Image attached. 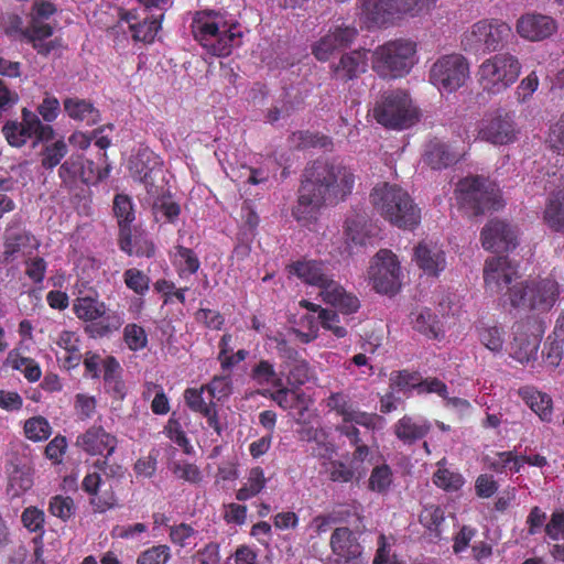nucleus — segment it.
<instances>
[{
	"mask_svg": "<svg viewBox=\"0 0 564 564\" xmlns=\"http://www.w3.org/2000/svg\"><path fill=\"white\" fill-rule=\"evenodd\" d=\"M354 184V172L343 161L316 160L303 171L297 204L292 215L299 223L306 224L315 217L321 206L349 195Z\"/></svg>",
	"mask_w": 564,
	"mask_h": 564,
	"instance_id": "nucleus-1",
	"label": "nucleus"
},
{
	"mask_svg": "<svg viewBox=\"0 0 564 564\" xmlns=\"http://www.w3.org/2000/svg\"><path fill=\"white\" fill-rule=\"evenodd\" d=\"M22 121L8 120L1 131L8 143L15 148H21L26 140L34 138L32 147L35 148L42 143L41 165L43 169L53 171L61 165L62 160L68 153V145L63 138L55 139V130L52 126L43 123L37 115L28 108L22 109Z\"/></svg>",
	"mask_w": 564,
	"mask_h": 564,
	"instance_id": "nucleus-2",
	"label": "nucleus"
},
{
	"mask_svg": "<svg viewBox=\"0 0 564 564\" xmlns=\"http://www.w3.org/2000/svg\"><path fill=\"white\" fill-rule=\"evenodd\" d=\"M192 32L195 40L215 56H228L234 47L241 45L243 35L239 23L216 11L196 12Z\"/></svg>",
	"mask_w": 564,
	"mask_h": 564,
	"instance_id": "nucleus-3",
	"label": "nucleus"
},
{
	"mask_svg": "<svg viewBox=\"0 0 564 564\" xmlns=\"http://www.w3.org/2000/svg\"><path fill=\"white\" fill-rule=\"evenodd\" d=\"M291 272L305 283L317 286L323 301L341 313L351 314L359 308V300L347 293L333 279L329 268L325 263L316 260L299 261L292 265Z\"/></svg>",
	"mask_w": 564,
	"mask_h": 564,
	"instance_id": "nucleus-4",
	"label": "nucleus"
},
{
	"mask_svg": "<svg viewBox=\"0 0 564 564\" xmlns=\"http://www.w3.org/2000/svg\"><path fill=\"white\" fill-rule=\"evenodd\" d=\"M370 200L384 219L399 228L412 229L421 220L420 208L409 193L398 185H377L370 194Z\"/></svg>",
	"mask_w": 564,
	"mask_h": 564,
	"instance_id": "nucleus-5",
	"label": "nucleus"
},
{
	"mask_svg": "<svg viewBox=\"0 0 564 564\" xmlns=\"http://www.w3.org/2000/svg\"><path fill=\"white\" fill-rule=\"evenodd\" d=\"M509 301L514 308L545 313L552 310L562 293L557 281L551 278L531 280L508 288Z\"/></svg>",
	"mask_w": 564,
	"mask_h": 564,
	"instance_id": "nucleus-6",
	"label": "nucleus"
},
{
	"mask_svg": "<svg viewBox=\"0 0 564 564\" xmlns=\"http://www.w3.org/2000/svg\"><path fill=\"white\" fill-rule=\"evenodd\" d=\"M415 45L397 40L378 46L372 54V69L382 78H397L409 73L414 64Z\"/></svg>",
	"mask_w": 564,
	"mask_h": 564,
	"instance_id": "nucleus-7",
	"label": "nucleus"
},
{
	"mask_svg": "<svg viewBox=\"0 0 564 564\" xmlns=\"http://www.w3.org/2000/svg\"><path fill=\"white\" fill-rule=\"evenodd\" d=\"M373 117L378 123L397 130L408 129L419 120L416 108L402 90L383 93L373 108Z\"/></svg>",
	"mask_w": 564,
	"mask_h": 564,
	"instance_id": "nucleus-8",
	"label": "nucleus"
},
{
	"mask_svg": "<svg viewBox=\"0 0 564 564\" xmlns=\"http://www.w3.org/2000/svg\"><path fill=\"white\" fill-rule=\"evenodd\" d=\"M73 308L79 319L91 322L85 327V332L91 337H104L118 330L124 322L121 313L107 310L105 303L98 301L96 294L77 297Z\"/></svg>",
	"mask_w": 564,
	"mask_h": 564,
	"instance_id": "nucleus-9",
	"label": "nucleus"
},
{
	"mask_svg": "<svg viewBox=\"0 0 564 564\" xmlns=\"http://www.w3.org/2000/svg\"><path fill=\"white\" fill-rule=\"evenodd\" d=\"M510 25L500 20H481L465 32L464 50L475 54H487L501 50L512 37Z\"/></svg>",
	"mask_w": 564,
	"mask_h": 564,
	"instance_id": "nucleus-10",
	"label": "nucleus"
},
{
	"mask_svg": "<svg viewBox=\"0 0 564 564\" xmlns=\"http://www.w3.org/2000/svg\"><path fill=\"white\" fill-rule=\"evenodd\" d=\"M519 59L509 54H496L486 59L479 67V82L484 89L498 94L516 83L520 75Z\"/></svg>",
	"mask_w": 564,
	"mask_h": 564,
	"instance_id": "nucleus-11",
	"label": "nucleus"
},
{
	"mask_svg": "<svg viewBox=\"0 0 564 564\" xmlns=\"http://www.w3.org/2000/svg\"><path fill=\"white\" fill-rule=\"evenodd\" d=\"M458 191L463 205L471 212L473 216L500 207L498 189L485 177H466L458 183Z\"/></svg>",
	"mask_w": 564,
	"mask_h": 564,
	"instance_id": "nucleus-12",
	"label": "nucleus"
},
{
	"mask_svg": "<svg viewBox=\"0 0 564 564\" xmlns=\"http://www.w3.org/2000/svg\"><path fill=\"white\" fill-rule=\"evenodd\" d=\"M469 76V65L459 54L438 58L430 70L431 83L441 91L453 93L460 88Z\"/></svg>",
	"mask_w": 564,
	"mask_h": 564,
	"instance_id": "nucleus-13",
	"label": "nucleus"
},
{
	"mask_svg": "<svg viewBox=\"0 0 564 564\" xmlns=\"http://www.w3.org/2000/svg\"><path fill=\"white\" fill-rule=\"evenodd\" d=\"M436 0H364L362 10L370 21L381 25L395 14H417Z\"/></svg>",
	"mask_w": 564,
	"mask_h": 564,
	"instance_id": "nucleus-14",
	"label": "nucleus"
},
{
	"mask_svg": "<svg viewBox=\"0 0 564 564\" xmlns=\"http://www.w3.org/2000/svg\"><path fill=\"white\" fill-rule=\"evenodd\" d=\"M110 167L100 170L91 160L82 154H72L58 167V177L65 187L73 188L78 181L85 184H96L109 174Z\"/></svg>",
	"mask_w": 564,
	"mask_h": 564,
	"instance_id": "nucleus-15",
	"label": "nucleus"
},
{
	"mask_svg": "<svg viewBox=\"0 0 564 564\" xmlns=\"http://www.w3.org/2000/svg\"><path fill=\"white\" fill-rule=\"evenodd\" d=\"M519 129L514 121V113L499 109L480 122L478 135L495 145H505L516 141Z\"/></svg>",
	"mask_w": 564,
	"mask_h": 564,
	"instance_id": "nucleus-16",
	"label": "nucleus"
},
{
	"mask_svg": "<svg viewBox=\"0 0 564 564\" xmlns=\"http://www.w3.org/2000/svg\"><path fill=\"white\" fill-rule=\"evenodd\" d=\"M373 288L383 294H394L399 291L400 267L397 257L389 250H380L376 256V262L370 268Z\"/></svg>",
	"mask_w": 564,
	"mask_h": 564,
	"instance_id": "nucleus-17",
	"label": "nucleus"
},
{
	"mask_svg": "<svg viewBox=\"0 0 564 564\" xmlns=\"http://www.w3.org/2000/svg\"><path fill=\"white\" fill-rule=\"evenodd\" d=\"M129 170L134 180L144 184L149 195L158 193L155 178L162 174L161 159L149 148H141L129 161Z\"/></svg>",
	"mask_w": 564,
	"mask_h": 564,
	"instance_id": "nucleus-18",
	"label": "nucleus"
},
{
	"mask_svg": "<svg viewBox=\"0 0 564 564\" xmlns=\"http://www.w3.org/2000/svg\"><path fill=\"white\" fill-rule=\"evenodd\" d=\"M358 35L355 26L334 24L328 32L312 46L313 55L322 62L327 61L337 51L349 46Z\"/></svg>",
	"mask_w": 564,
	"mask_h": 564,
	"instance_id": "nucleus-19",
	"label": "nucleus"
},
{
	"mask_svg": "<svg viewBox=\"0 0 564 564\" xmlns=\"http://www.w3.org/2000/svg\"><path fill=\"white\" fill-rule=\"evenodd\" d=\"M480 239L486 250L509 251L518 245V231L503 220L491 219L482 228Z\"/></svg>",
	"mask_w": 564,
	"mask_h": 564,
	"instance_id": "nucleus-20",
	"label": "nucleus"
},
{
	"mask_svg": "<svg viewBox=\"0 0 564 564\" xmlns=\"http://www.w3.org/2000/svg\"><path fill=\"white\" fill-rule=\"evenodd\" d=\"M518 278V268L507 256L490 257L485 261L484 281L487 290L499 293Z\"/></svg>",
	"mask_w": 564,
	"mask_h": 564,
	"instance_id": "nucleus-21",
	"label": "nucleus"
},
{
	"mask_svg": "<svg viewBox=\"0 0 564 564\" xmlns=\"http://www.w3.org/2000/svg\"><path fill=\"white\" fill-rule=\"evenodd\" d=\"M529 324L530 321L516 325L514 338L511 344V356L521 364L530 362L536 358L541 336L544 333L542 323H540L536 329L538 333L528 335Z\"/></svg>",
	"mask_w": 564,
	"mask_h": 564,
	"instance_id": "nucleus-22",
	"label": "nucleus"
},
{
	"mask_svg": "<svg viewBox=\"0 0 564 564\" xmlns=\"http://www.w3.org/2000/svg\"><path fill=\"white\" fill-rule=\"evenodd\" d=\"M557 31L556 21L540 13H528L522 15L517 23L519 35L529 41H543Z\"/></svg>",
	"mask_w": 564,
	"mask_h": 564,
	"instance_id": "nucleus-23",
	"label": "nucleus"
},
{
	"mask_svg": "<svg viewBox=\"0 0 564 564\" xmlns=\"http://www.w3.org/2000/svg\"><path fill=\"white\" fill-rule=\"evenodd\" d=\"M113 213L119 226L118 243L120 249L128 256L132 254V230L131 224L134 220L132 202L129 196L118 194L113 199Z\"/></svg>",
	"mask_w": 564,
	"mask_h": 564,
	"instance_id": "nucleus-24",
	"label": "nucleus"
},
{
	"mask_svg": "<svg viewBox=\"0 0 564 564\" xmlns=\"http://www.w3.org/2000/svg\"><path fill=\"white\" fill-rule=\"evenodd\" d=\"M368 51L354 50L340 56L338 63L332 65V77L336 80L348 82L366 73L368 67Z\"/></svg>",
	"mask_w": 564,
	"mask_h": 564,
	"instance_id": "nucleus-25",
	"label": "nucleus"
},
{
	"mask_svg": "<svg viewBox=\"0 0 564 564\" xmlns=\"http://www.w3.org/2000/svg\"><path fill=\"white\" fill-rule=\"evenodd\" d=\"M76 445L89 455L110 456L117 447V438L101 426H91L77 437Z\"/></svg>",
	"mask_w": 564,
	"mask_h": 564,
	"instance_id": "nucleus-26",
	"label": "nucleus"
},
{
	"mask_svg": "<svg viewBox=\"0 0 564 564\" xmlns=\"http://www.w3.org/2000/svg\"><path fill=\"white\" fill-rule=\"evenodd\" d=\"M329 545L338 563H348L361 555V546L354 532L347 527L336 528L332 533Z\"/></svg>",
	"mask_w": 564,
	"mask_h": 564,
	"instance_id": "nucleus-27",
	"label": "nucleus"
},
{
	"mask_svg": "<svg viewBox=\"0 0 564 564\" xmlns=\"http://www.w3.org/2000/svg\"><path fill=\"white\" fill-rule=\"evenodd\" d=\"M52 35L53 28L39 19H30L29 25L23 31V37L32 43L33 48L43 56H47L61 46L57 39L45 41Z\"/></svg>",
	"mask_w": 564,
	"mask_h": 564,
	"instance_id": "nucleus-28",
	"label": "nucleus"
},
{
	"mask_svg": "<svg viewBox=\"0 0 564 564\" xmlns=\"http://www.w3.org/2000/svg\"><path fill=\"white\" fill-rule=\"evenodd\" d=\"M460 158L462 154L452 145L437 139L427 143L424 153L425 163L433 170L446 169L457 163Z\"/></svg>",
	"mask_w": 564,
	"mask_h": 564,
	"instance_id": "nucleus-29",
	"label": "nucleus"
},
{
	"mask_svg": "<svg viewBox=\"0 0 564 564\" xmlns=\"http://www.w3.org/2000/svg\"><path fill=\"white\" fill-rule=\"evenodd\" d=\"M414 256L417 265L429 275L437 276L446 267L445 252L435 243H420Z\"/></svg>",
	"mask_w": 564,
	"mask_h": 564,
	"instance_id": "nucleus-30",
	"label": "nucleus"
},
{
	"mask_svg": "<svg viewBox=\"0 0 564 564\" xmlns=\"http://www.w3.org/2000/svg\"><path fill=\"white\" fill-rule=\"evenodd\" d=\"M7 474L14 495L25 492L33 486L32 468L25 457L13 454L7 465Z\"/></svg>",
	"mask_w": 564,
	"mask_h": 564,
	"instance_id": "nucleus-31",
	"label": "nucleus"
},
{
	"mask_svg": "<svg viewBox=\"0 0 564 564\" xmlns=\"http://www.w3.org/2000/svg\"><path fill=\"white\" fill-rule=\"evenodd\" d=\"M123 19L130 23V30L135 41L152 42L161 28V20L163 13L145 15L142 21L134 22L138 20V13L134 10L127 11Z\"/></svg>",
	"mask_w": 564,
	"mask_h": 564,
	"instance_id": "nucleus-32",
	"label": "nucleus"
},
{
	"mask_svg": "<svg viewBox=\"0 0 564 564\" xmlns=\"http://www.w3.org/2000/svg\"><path fill=\"white\" fill-rule=\"evenodd\" d=\"M64 111L76 121H84L88 126H94L100 121V112L95 106L78 97H67L63 101Z\"/></svg>",
	"mask_w": 564,
	"mask_h": 564,
	"instance_id": "nucleus-33",
	"label": "nucleus"
},
{
	"mask_svg": "<svg viewBox=\"0 0 564 564\" xmlns=\"http://www.w3.org/2000/svg\"><path fill=\"white\" fill-rule=\"evenodd\" d=\"M152 200L151 210L156 223L175 224L181 214V206L172 198L171 194L149 195Z\"/></svg>",
	"mask_w": 564,
	"mask_h": 564,
	"instance_id": "nucleus-34",
	"label": "nucleus"
},
{
	"mask_svg": "<svg viewBox=\"0 0 564 564\" xmlns=\"http://www.w3.org/2000/svg\"><path fill=\"white\" fill-rule=\"evenodd\" d=\"M431 424L426 421L416 422L405 415L394 425V434L404 444H413L423 438L430 431Z\"/></svg>",
	"mask_w": 564,
	"mask_h": 564,
	"instance_id": "nucleus-35",
	"label": "nucleus"
},
{
	"mask_svg": "<svg viewBox=\"0 0 564 564\" xmlns=\"http://www.w3.org/2000/svg\"><path fill=\"white\" fill-rule=\"evenodd\" d=\"M412 325L415 330L425 335L429 338L438 339L442 335V327L437 316L429 308H422L413 312Z\"/></svg>",
	"mask_w": 564,
	"mask_h": 564,
	"instance_id": "nucleus-36",
	"label": "nucleus"
},
{
	"mask_svg": "<svg viewBox=\"0 0 564 564\" xmlns=\"http://www.w3.org/2000/svg\"><path fill=\"white\" fill-rule=\"evenodd\" d=\"M544 219L552 229L564 232V191H558L550 198Z\"/></svg>",
	"mask_w": 564,
	"mask_h": 564,
	"instance_id": "nucleus-37",
	"label": "nucleus"
},
{
	"mask_svg": "<svg viewBox=\"0 0 564 564\" xmlns=\"http://www.w3.org/2000/svg\"><path fill=\"white\" fill-rule=\"evenodd\" d=\"M119 368V364L115 358L110 357L105 362V387L107 392L112 393L113 398L122 400L126 395L124 383L120 380L116 370Z\"/></svg>",
	"mask_w": 564,
	"mask_h": 564,
	"instance_id": "nucleus-38",
	"label": "nucleus"
},
{
	"mask_svg": "<svg viewBox=\"0 0 564 564\" xmlns=\"http://www.w3.org/2000/svg\"><path fill=\"white\" fill-rule=\"evenodd\" d=\"M545 350L547 364L554 368L558 367L564 356V333L553 332L549 335Z\"/></svg>",
	"mask_w": 564,
	"mask_h": 564,
	"instance_id": "nucleus-39",
	"label": "nucleus"
},
{
	"mask_svg": "<svg viewBox=\"0 0 564 564\" xmlns=\"http://www.w3.org/2000/svg\"><path fill=\"white\" fill-rule=\"evenodd\" d=\"M25 436L33 442L47 440L52 434V429L47 420L43 416H34L26 420L24 424Z\"/></svg>",
	"mask_w": 564,
	"mask_h": 564,
	"instance_id": "nucleus-40",
	"label": "nucleus"
},
{
	"mask_svg": "<svg viewBox=\"0 0 564 564\" xmlns=\"http://www.w3.org/2000/svg\"><path fill=\"white\" fill-rule=\"evenodd\" d=\"M369 237L365 216L356 215L346 220V238L355 245H365Z\"/></svg>",
	"mask_w": 564,
	"mask_h": 564,
	"instance_id": "nucleus-41",
	"label": "nucleus"
},
{
	"mask_svg": "<svg viewBox=\"0 0 564 564\" xmlns=\"http://www.w3.org/2000/svg\"><path fill=\"white\" fill-rule=\"evenodd\" d=\"M390 381L393 388L404 393L413 389L419 390L420 386H422L421 375L419 372H410L408 370L391 373Z\"/></svg>",
	"mask_w": 564,
	"mask_h": 564,
	"instance_id": "nucleus-42",
	"label": "nucleus"
},
{
	"mask_svg": "<svg viewBox=\"0 0 564 564\" xmlns=\"http://www.w3.org/2000/svg\"><path fill=\"white\" fill-rule=\"evenodd\" d=\"M170 546L165 544L153 545L142 551L137 557V564H166L171 560Z\"/></svg>",
	"mask_w": 564,
	"mask_h": 564,
	"instance_id": "nucleus-43",
	"label": "nucleus"
},
{
	"mask_svg": "<svg viewBox=\"0 0 564 564\" xmlns=\"http://www.w3.org/2000/svg\"><path fill=\"white\" fill-rule=\"evenodd\" d=\"M30 234L21 228H10L4 235V254L8 257L13 256L21 248L26 247L30 242Z\"/></svg>",
	"mask_w": 564,
	"mask_h": 564,
	"instance_id": "nucleus-44",
	"label": "nucleus"
},
{
	"mask_svg": "<svg viewBox=\"0 0 564 564\" xmlns=\"http://www.w3.org/2000/svg\"><path fill=\"white\" fill-rule=\"evenodd\" d=\"M392 482V471L388 465L377 466L369 478V489L379 494L387 492Z\"/></svg>",
	"mask_w": 564,
	"mask_h": 564,
	"instance_id": "nucleus-45",
	"label": "nucleus"
},
{
	"mask_svg": "<svg viewBox=\"0 0 564 564\" xmlns=\"http://www.w3.org/2000/svg\"><path fill=\"white\" fill-rule=\"evenodd\" d=\"M433 481L437 487L446 491H455L463 486L464 478L458 473L451 471L446 468H438L433 476Z\"/></svg>",
	"mask_w": 564,
	"mask_h": 564,
	"instance_id": "nucleus-46",
	"label": "nucleus"
},
{
	"mask_svg": "<svg viewBox=\"0 0 564 564\" xmlns=\"http://www.w3.org/2000/svg\"><path fill=\"white\" fill-rule=\"evenodd\" d=\"M528 404L543 421H550L552 415V399L549 394L535 391L529 399Z\"/></svg>",
	"mask_w": 564,
	"mask_h": 564,
	"instance_id": "nucleus-47",
	"label": "nucleus"
},
{
	"mask_svg": "<svg viewBox=\"0 0 564 564\" xmlns=\"http://www.w3.org/2000/svg\"><path fill=\"white\" fill-rule=\"evenodd\" d=\"M124 341L131 350H140L148 344L144 329L137 324H128L123 330Z\"/></svg>",
	"mask_w": 564,
	"mask_h": 564,
	"instance_id": "nucleus-48",
	"label": "nucleus"
},
{
	"mask_svg": "<svg viewBox=\"0 0 564 564\" xmlns=\"http://www.w3.org/2000/svg\"><path fill=\"white\" fill-rule=\"evenodd\" d=\"M204 387L198 389H186L184 392V399L188 408L195 412L204 414L206 410H209L215 403L209 397V402H206L203 398Z\"/></svg>",
	"mask_w": 564,
	"mask_h": 564,
	"instance_id": "nucleus-49",
	"label": "nucleus"
},
{
	"mask_svg": "<svg viewBox=\"0 0 564 564\" xmlns=\"http://www.w3.org/2000/svg\"><path fill=\"white\" fill-rule=\"evenodd\" d=\"M126 285L137 294H143L149 290L150 279L138 269H128L123 273Z\"/></svg>",
	"mask_w": 564,
	"mask_h": 564,
	"instance_id": "nucleus-50",
	"label": "nucleus"
},
{
	"mask_svg": "<svg viewBox=\"0 0 564 564\" xmlns=\"http://www.w3.org/2000/svg\"><path fill=\"white\" fill-rule=\"evenodd\" d=\"M75 506L70 497L55 496L50 501V511L53 516L68 520L74 514Z\"/></svg>",
	"mask_w": 564,
	"mask_h": 564,
	"instance_id": "nucleus-51",
	"label": "nucleus"
},
{
	"mask_svg": "<svg viewBox=\"0 0 564 564\" xmlns=\"http://www.w3.org/2000/svg\"><path fill=\"white\" fill-rule=\"evenodd\" d=\"M479 339H480L481 344L491 351L498 352L502 349V346H503L502 332L497 327L480 328Z\"/></svg>",
	"mask_w": 564,
	"mask_h": 564,
	"instance_id": "nucleus-52",
	"label": "nucleus"
},
{
	"mask_svg": "<svg viewBox=\"0 0 564 564\" xmlns=\"http://www.w3.org/2000/svg\"><path fill=\"white\" fill-rule=\"evenodd\" d=\"M61 111V105L58 99L45 93L42 102L37 106V112L45 122H53Z\"/></svg>",
	"mask_w": 564,
	"mask_h": 564,
	"instance_id": "nucleus-53",
	"label": "nucleus"
},
{
	"mask_svg": "<svg viewBox=\"0 0 564 564\" xmlns=\"http://www.w3.org/2000/svg\"><path fill=\"white\" fill-rule=\"evenodd\" d=\"M321 325L330 330L336 337L343 338L347 335L345 327L339 326V316L336 312L330 310H321L318 317Z\"/></svg>",
	"mask_w": 564,
	"mask_h": 564,
	"instance_id": "nucleus-54",
	"label": "nucleus"
},
{
	"mask_svg": "<svg viewBox=\"0 0 564 564\" xmlns=\"http://www.w3.org/2000/svg\"><path fill=\"white\" fill-rule=\"evenodd\" d=\"M44 518V512L35 507L24 509L21 516L23 525L30 532L43 531Z\"/></svg>",
	"mask_w": 564,
	"mask_h": 564,
	"instance_id": "nucleus-55",
	"label": "nucleus"
},
{
	"mask_svg": "<svg viewBox=\"0 0 564 564\" xmlns=\"http://www.w3.org/2000/svg\"><path fill=\"white\" fill-rule=\"evenodd\" d=\"M444 521V511L440 507L431 506L420 514V522L430 531L438 534V528Z\"/></svg>",
	"mask_w": 564,
	"mask_h": 564,
	"instance_id": "nucleus-56",
	"label": "nucleus"
},
{
	"mask_svg": "<svg viewBox=\"0 0 564 564\" xmlns=\"http://www.w3.org/2000/svg\"><path fill=\"white\" fill-rule=\"evenodd\" d=\"M286 367L289 368L288 380L291 384L302 386L310 379V366L303 358Z\"/></svg>",
	"mask_w": 564,
	"mask_h": 564,
	"instance_id": "nucleus-57",
	"label": "nucleus"
},
{
	"mask_svg": "<svg viewBox=\"0 0 564 564\" xmlns=\"http://www.w3.org/2000/svg\"><path fill=\"white\" fill-rule=\"evenodd\" d=\"M176 256L180 258V264L183 271H187L191 274L197 272L200 263L192 249L177 246Z\"/></svg>",
	"mask_w": 564,
	"mask_h": 564,
	"instance_id": "nucleus-58",
	"label": "nucleus"
},
{
	"mask_svg": "<svg viewBox=\"0 0 564 564\" xmlns=\"http://www.w3.org/2000/svg\"><path fill=\"white\" fill-rule=\"evenodd\" d=\"M274 341L276 343L275 348L278 355L286 366H291V364L302 359L299 350L294 346H292L286 339L282 337H275Z\"/></svg>",
	"mask_w": 564,
	"mask_h": 564,
	"instance_id": "nucleus-59",
	"label": "nucleus"
},
{
	"mask_svg": "<svg viewBox=\"0 0 564 564\" xmlns=\"http://www.w3.org/2000/svg\"><path fill=\"white\" fill-rule=\"evenodd\" d=\"M327 473L332 481L348 482L354 478V470L339 460H332L328 464Z\"/></svg>",
	"mask_w": 564,
	"mask_h": 564,
	"instance_id": "nucleus-60",
	"label": "nucleus"
},
{
	"mask_svg": "<svg viewBox=\"0 0 564 564\" xmlns=\"http://www.w3.org/2000/svg\"><path fill=\"white\" fill-rule=\"evenodd\" d=\"M251 377L258 383L263 384L271 382L276 377V372L271 362L268 360H261L257 366L253 367Z\"/></svg>",
	"mask_w": 564,
	"mask_h": 564,
	"instance_id": "nucleus-61",
	"label": "nucleus"
},
{
	"mask_svg": "<svg viewBox=\"0 0 564 564\" xmlns=\"http://www.w3.org/2000/svg\"><path fill=\"white\" fill-rule=\"evenodd\" d=\"M539 78L535 72H531L525 78H523L517 88L518 100L525 102L532 94L538 89Z\"/></svg>",
	"mask_w": 564,
	"mask_h": 564,
	"instance_id": "nucleus-62",
	"label": "nucleus"
},
{
	"mask_svg": "<svg viewBox=\"0 0 564 564\" xmlns=\"http://www.w3.org/2000/svg\"><path fill=\"white\" fill-rule=\"evenodd\" d=\"M545 532L552 540H564V510L554 512L545 525Z\"/></svg>",
	"mask_w": 564,
	"mask_h": 564,
	"instance_id": "nucleus-63",
	"label": "nucleus"
},
{
	"mask_svg": "<svg viewBox=\"0 0 564 564\" xmlns=\"http://www.w3.org/2000/svg\"><path fill=\"white\" fill-rule=\"evenodd\" d=\"M549 142L557 153L564 154V115L562 118L551 128Z\"/></svg>",
	"mask_w": 564,
	"mask_h": 564,
	"instance_id": "nucleus-64",
	"label": "nucleus"
}]
</instances>
